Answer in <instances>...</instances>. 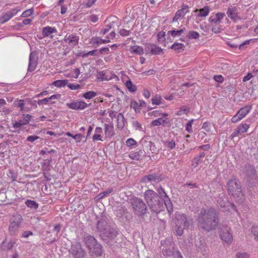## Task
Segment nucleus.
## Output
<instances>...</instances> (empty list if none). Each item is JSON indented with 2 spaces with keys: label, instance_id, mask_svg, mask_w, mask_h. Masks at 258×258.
Segmentation results:
<instances>
[{
  "label": "nucleus",
  "instance_id": "nucleus-18",
  "mask_svg": "<svg viewBox=\"0 0 258 258\" xmlns=\"http://www.w3.org/2000/svg\"><path fill=\"white\" fill-rule=\"evenodd\" d=\"M63 40L70 46L74 47L78 44L79 37L73 34H67Z\"/></svg>",
  "mask_w": 258,
  "mask_h": 258
},
{
  "label": "nucleus",
  "instance_id": "nucleus-22",
  "mask_svg": "<svg viewBox=\"0 0 258 258\" xmlns=\"http://www.w3.org/2000/svg\"><path fill=\"white\" fill-rule=\"evenodd\" d=\"M145 51L147 53L156 54L161 51V49L155 44L148 43L146 45Z\"/></svg>",
  "mask_w": 258,
  "mask_h": 258
},
{
  "label": "nucleus",
  "instance_id": "nucleus-36",
  "mask_svg": "<svg viewBox=\"0 0 258 258\" xmlns=\"http://www.w3.org/2000/svg\"><path fill=\"white\" fill-rule=\"evenodd\" d=\"M125 85L130 92H135L136 91L137 88L136 85H134L130 80L127 81L126 82Z\"/></svg>",
  "mask_w": 258,
  "mask_h": 258
},
{
  "label": "nucleus",
  "instance_id": "nucleus-29",
  "mask_svg": "<svg viewBox=\"0 0 258 258\" xmlns=\"http://www.w3.org/2000/svg\"><path fill=\"white\" fill-rule=\"evenodd\" d=\"M130 51L133 53L142 54L144 53V49L141 46L134 45L131 47Z\"/></svg>",
  "mask_w": 258,
  "mask_h": 258
},
{
  "label": "nucleus",
  "instance_id": "nucleus-59",
  "mask_svg": "<svg viewBox=\"0 0 258 258\" xmlns=\"http://www.w3.org/2000/svg\"><path fill=\"white\" fill-rule=\"evenodd\" d=\"M214 80L217 82L222 83L224 81L223 77L221 75L214 76Z\"/></svg>",
  "mask_w": 258,
  "mask_h": 258
},
{
  "label": "nucleus",
  "instance_id": "nucleus-25",
  "mask_svg": "<svg viewBox=\"0 0 258 258\" xmlns=\"http://www.w3.org/2000/svg\"><path fill=\"white\" fill-rule=\"evenodd\" d=\"M197 12H199V17H206L208 15L210 12V9L208 7L206 6L204 8H202L201 9H196L195 11V13Z\"/></svg>",
  "mask_w": 258,
  "mask_h": 258
},
{
  "label": "nucleus",
  "instance_id": "nucleus-33",
  "mask_svg": "<svg viewBox=\"0 0 258 258\" xmlns=\"http://www.w3.org/2000/svg\"><path fill=\"white\" fill-rule=\"evenodd\" d=\"M68 80H57L52 83V85L57 88L66 86L68 84Z\"/></svg>",
  "mask_w": 258,
  "mask_h": 258
},
{
  "label": "nucleus",
  "instance_id": "nucleus-45",
  "mask_svg": "<svg viewBox=\"0 0 258 258\" xmlns=\"http://www.w3.org/2000/svg\"><path fill=\"white\" fill-rule=\"evenodd\" d=\"M189 39H198L199 37V34L196 31H190L188 34Z\"/></svg>",
  "mask_w": 258,
  "mask_h": 258
},
{
  "label": "nucleus",
  "instance_id": "nucleus-19",
  "mask_svg": "<svg viewBox=\"0 0 258 258\" xmlns=\"http://www.w3.org/2000/svg\"><path fill=\"white\" fill-rule=\"evenodd\" d=\"M75 249H73V254L75 258H85L86 253L80 243L76 244Z\"/></svg>",
  "mask_w": 258,
  "mask_h": 258
},
{
  "label": "nucleus",
  "instance_id": "nucleus-8",
  "mask_svg": "<svg viewBox=\"0 0 258 258\" xmlns=\"http://www.w3.org/2000/svg\"><path fill=\"white\" fill-rule=\"evenodd\" d=\"M251 105H246L240 108L231 118L232 123H236L242 120L251 110Z\"/></svg>",
  "mask_w": 258,
  "mask_h": 258
},
{
  "label": "nucleus",
  "instance_id": "nucleus-30",
  "mask_svg": "<svg viewBox=\"0 0 258 258\" xmlns=\"http://www.w3.org/2000/svg\"><path fill=\"white\" fill-rule=\"evenodd\" d=\"M5 241L6 240L2 242L1 243L2 248L4 250H10L15 244V242L14 241H9L7 244H5Z\"/></svg>",
  "mask_w": 258,
  "mask_h": 258
},
{
  "label": "nucleus",
  "instance_id": "nucleus-37",
  "mask_svg": "<svg viewBox=\"0 0 258 258\" xmlns=\"http://www.w3.org/2000/svg\"><path fill=\"white\" fill-rule=\"evenodd\" d=\"M97 95V93L94 91H88L83 95V97L87 99H90Z\"/></svg>",
  "mask_w": 258,
  "mask_h": 258
},
{
  "label": "nucleus",
  "instance_id": "nucleus-56",
  "mask_svg": "<svg viewBox=\"0 0 258 258\" xmlns=\"http://www.w3.org/2000/svg\"><path fill=\"white\" fill-rule=\"evenodd\" d=\"M25 106V101L24 100H19L17 104V106L20 108V110H23Z\"/></svg>",
  "mask_w": 258,
  "mask_h": 258
},
{
  "label": "nucleus",
  "instance_id": "nucleus-46",
  "mask_svg": "<svg viewBox=\"0 0 258 258\" xmlns=\"http://www.w3.org/2000/svg\"><path fill=\"white\" fill-rule=\"evenodd\" d=\"M33 13V8H31L30 9H28L27 10H26L25 11H24L21 16L23 18H26V17H28L29 16H30V15H31Z\"/></svg>",
  "mask_w": 258,
  "mask_h": 258
},
{
  "label": "nucleus",
  "instance_id": "nucleus-60",
  "mask_svg": "<svg viewBox=\"0 0 258 258\" xmlns=\"http://www.w3.org/2000/svg\"><path fill=\"white\" fill-rule=\"evenodd\" d=\"M252 78V75L251 73H248L246 76L243 77L242 79L243 82L249 81Z\"/></svg>",
  "mask_w": 258,
  "mask_h": 258
},
{
  "label": "nucleus",
  "instance_id": "nucleus-1",
  "mask_svg": "<svg viewBox=\"0 0 258 258\" xmlns=\"http://www.w3.org/2000/svg\"><path fill=\"white\" fill-rule=\"evenodd\" d=\"M197 221L198 227L207 231L215 229L219 223L217 214L213 209L203 210L200 213Z\"/></svg>",
  "mask_w": 258,
  "mask_h": 258
},
{
  "label": "nucleus",
  "instance_id": "nucleus-52",
  "mask_svg": "<svg viewBox=\"0 0 258 258\" xmlns=\"http://www.w3.org/2000/svg\"><path fill=\"white\" fill-rule=\"evenodd\" d=\"M200 162V158L195 157L193 159L191 163V166L194 168L196 167Z\"/></svg>",
  "mask_w": 258,
  "mask_h": 258
},
{
  "label": "nucleus",
  "instance_id": "nucleus-35",
  "mask_svg": "<svg viewBox=\"0 0 258 258\" xmlns=\"http://www.w3.org/2000/svg\"><path fill=\"white\" fill-rule=\"evenodd\" d=\"M164 146L168 150H172L175 147L176 144L174 141L171 140L164 142Z\"/></svg>",
  "mask_w": 258,
  "mask_h": 258
},
{
  "label": "nucleus",
  "instance_id": "nucleus-32",
  "mask_svg": "<svg viewBox=\"0 0 258 258\" xmlns=\"http://www.w3.org/2000/svg\"><path fill=\"white\" fill-rule=\"evenodd\" d=\"M57 96L56 95H52L51 96H49L47 98H45L44 99L39 100L38 101V104L40 105H46L47 104L48 102L50 100L54 99H57Z\"/></svg>",
  "mask_w": 258,
  "mask_h": 258
},
{
  "label": "nucleus",
  "instance_id": "nucleus-64",
  "mask_svg": "<svg viewBox=\"0 0 258 258\" xmlns=\"http://www.w3.org/2000/svg\"><path fill=\"white\" fill-rule=\"evenodd\" d=\"M161 118H159L158 119H157L155 120H153L151 122V124L152 125H154V126L160 125L161 124Z\"/></svg>",
  "mask_w": 258,
  "mask_h": 258
},
{
  "label": "nucleus",
  "instance_id": "nucleus-2",
  "mask_svg": "<svg viewBox=\"0 0 258 258\" xmlns=\"http://www.w3.org/2000/svg\"><path fill=\"white\" fill-rule=\"evenodd\" d=\"M189 225L186 215L182 213H176L175 219L172 222L173 232L178 236H181L183 229L188 228Z\"/></svg>",
  "mask_w": 258,
  "mask_h": 258
},
{
  "label": "nucleus",
  "instance_id": "nucleus-5",
  "mask_svg": "<svg viewBox=\"0 0 258 258\" xmlns=\"http://www.w3.org/2000/svg\"><path fill=\"white\" fill-rule=\"evenodd\" d=\"M23 221L22 216L18 213H14L12 214L9 218V225L8 230L12 235H16L22 225Z\"/></svg>",
  "mask_w": 258,
  "mask_h": 258
},
{
  "label": "nucleus",
  "instance_id": "nucleus-48",
  "mask_svg": "<svg viewBox=\"0 0 258 258\" xmlns=\"http://www.w3.org/2000/svg\"><path fill=\"white\" fill-rule=\"evenodd\" d=\"M68 87L72 90H76L81 88V86L79 84H69Z\"/></svg>",
  "mask_w": 258,
  "mask_h": 258
},
{
  "label": "nucleus",
  "instance_id": "nucleus-57",
  "mask_svg": "<svg viewBox=\"0 0 258 258\" xmlns=\"http://www.w3.org/2000/svg\"><path fill=\"white\" fill-rule=\"evenodd\" d=\"M189 111V109L185 108V109H180L179 110H178L177 112V115H181L183 114H187L188 112Z\"/></svg>",
  "mask_w": 258,
  "mask_h": 258
},
{
  "label": "nucleus",
  "instance_id": "nucleus-10",
  "mask_svg": "<svg viewBox=\"0 0 258 258\" xmlns=\"http://www.w3.org/2000/svg\"><path fill=\"white\" fill-rule=\"evenodd\" d=\"M134 209L142 214H145L146 211V206L143 201L139 199H135L132 201Z\"/></svg>",
  "mask_w": 258,
  "mask_h": 258
},
{
  "label": "nucleus",
  "instance_id": "nucleus-44",
  "mask_svg": "<svg viewBox=\"0 0 258 258\" xmlns=\"http://www.w3.org/2000/svg\"><path fill=\"white\" fill-rule=\"evenodd\" d=\"M194 121V119H192L190 120L188 123L186 124L185 128L186 130L189 133H191L192 132V124Z\"/></svg>",
  "mask_w": 258,
  "mask_h": 258
},
{
  "label": "nucleus",
  "instance_id": "nucleus-34",
  "mask_svg": "<svg viewBox=\"0 0 258 258\" xmlns=\"http://www.w3.org/2000/svg\"><path fill=\"white\" fill-rule=\"evenodd\" d=\"M164 202L167 212H169V213L172 212L173 207L171 201L169 199H168V198H166L164 199Z\"/></svg>",
  "mask_w": 258,
  "mask_h": 258
},
{
  "label": "nucleus",
  "instance_id": "nucleus-24",
  "mask_svg": "<svg viewBox=\"0 0 258 258\" xmlns=\"http://www.w3.org/2000/svg\"><path fill=\"white\" fill-rule=\"evenodd\" d=\"M103 133V129L101 127H96L95 130V134H94V136H92V141H104L102 139V137L101 136L102 134Z\"/></svg>",
  "mask_w": 258,
  "mask_h": 258
},
{
  "label": "nucleus",
  "instance_id": "nucleus-61",
  "mask_svg": "<svg viewBox=\"0 0 258 258\" xmlns=\"http://www.w3.org/2000/svg\"><path fill=\"white\" fill-rule=\"evenodd\" d=\"M119 34L122 36H127L130 34V32L125 29H121L119 31Z\"/></svg>",
  "mask_w": 258,
  "mask_h": 258
},
{
  "label": "nucleus",
  "instance_id": "nucleus-11",
  "mask_svg": "<svg viewBox=\"0 0 258 258\" xmlns=\"http://www.w3.org/2000/svg\"><path fill=\"white\" fill-rule=\"evenodd\" d=\"M116 77L115 74L107 71H100L97 74L98 81H109Z\"/></svg>",
  "mask_w": 258,
  "mask_h": 258
},
{
  "label": "nucleus",
  "instance_id": "nucleus-62",
  "mask_svg": "<svg viewBox=\"0 0 258 258\" xmlns=\"http://www.w3.org/2000/svg\"><path fill=\"white\" fill-rule=\"evenodd\" d=\"M33 235V233L30 231H25L23 233L22 236L24 238H28L29 236Z\"/></svg>",
  "mask_w": 258,
  "mask_h": 258
},
{
  "label": "nucleus",
  "instance_id": "nucleus-26",
  "mask_svg": "<svg viewBox=\"0 0 258 258\" xmlns=\"http://www.w3.org/2000/svg\"><path fill=\"white\" fill-rule=\"evenodd\" d=\"M171 48L177 53H180L185 49V45L181 43H177L173 44Z\"/></svg>",
  "mask_w": 258,
  "mask_h": 258
},
{
  "label": "nucleus",
  "instance_id": "nucleus-28",
  "mask_svg": "<svg viewBox=\"0 0 258 258\" xmlns=\"http://www.w3.org/2000/svg\"><path fill=\"white\" fill-rule=\"evenodd\" d=\"M56 29L51 27L47 26L43 28L42 31V34L44 37H47L50 34L54 33Z\"/></svg>",
  "mask_w": 258,
  "mask_h": 258
},
{
  "label": "nucleus",
  "instance_id": "nucleus-41",
  "mask_svg": "<svg viewBox=\"0 0 258 258\" xmlns=\"http://www.w3.org/2000/svg\"><path fill=\"white\" fill-rule=\"evenodd\" d=\"M211 31L215 33H219L222 31V28L220 25H211Z\"/></svg>",
  "mask_w": 258,
  "mask_h": 258
},
{
  "label": "nucleus",
  "instance_id": "nucleus-3",
  "mask_svg": "<svg viewBox=\"0 0 258 258\" xmlns=\"http://www.w3.org/2000/svg\"><path fill=\"white\" fill-rule=\"evenodd\" d=\"M227 187L229 194L233 197L236 203H241L243 202L244 196L241 191L240 183L238 180L236 179L229 180Z\"/></svg>",
  "mask_w": 258,
  "mask_h": 258
},
{
  "label": "nucleus",
  "instance_id": "nucleus-16",
  "mask_svg": "<svg viewBox=\"0 0 258 258\" xmlns=\"http://www.w3.org/2000/svg\"><path fill=\"white\" fill-rule=\"evenodd\" d=\"M225 16V15L224 13L219 12L214 15H212L209 19V21L211 25H218L221 23V21Z\"/></svg>",
  "mask_w": 258,
  "mask_h": 258
},
{
  "label": "nucleus",
  "instance_id": "nucleus-38",
  "mask_svg": "<svg viewBox=\"0 0 258 258\" xmlns=\"http://www.w3.org/2000/svg\"><path fill=\"white\" fill-rule=\"evenodd\" d=\"M183 32V30L180 29L179 30H173V31H168V35H171L173 37H175L176 36H180L182 33Z\"/></svg>",
  "mask_w": 258,
  "mask_h": 258
},
{
  "label": "nucleus",
  "instance_id": "nucleus-39",
  "mask_svg": "<svg viewBox=\"0 0 258 258\" xmlns=\"http://www.w3.org/2000/svg\"><path fill=\"white\" fill-rule=\"evenodd\" d=\"M12 17L11 16L9 13H7L4 16L0 18L1 23H6L9 21Z\"/></svg>",
  "mask_w": 258,
  "mask_h": 258
},
{
  "label": "nucleus",
  "instance_id": "nucleus-47",
  "mask_svg": "<svg viewBox=\"0 0 258 258\" xmlns=\"http://www.w3.org/2000/svg\"><path fill=\"white\" fill-rule=\"evenodd\" d=\"M72 78L74 79H77L80 74V70L78 68H76L72 71Z\"/></svg>",
  "mask_w": 258,
  "mask_h": 258
},
{
  "label": "nucleus",
  "instance_id": "nucleus-51",
  "mask_svg": "<svg viewBox=\"0 0 258 258\" xmlns=\"http://www.w3.org/2000/svg\"><path fill=\"white\" fill-rule=\"evenodd\" d=\"M131 107L134 108L135 111L136 112H140V106L138 105L137 102L134 101L131 103Z\"/></svg>",
  "mask_w": 258,
  "mask_h": 258
},
{
  "label": "nucleus",
  "instance_id": "nucleus-58",
  "mask_svg": "<svg viewBox=\"0 0 258 258\" xmlns=\"http://www.w3.org/2000/svg\"><path fill=\"white\" fill-rule=\"evenodd\" d=\"M96 1L97 0H87L85 4V6L87 8H90Z\"/></svg>",
  "mask_w": 258,
  "mask_h": 258
},
{
  "label": "nucleus",
  "instance_id": "nucleus-20",
  "mask_svg": "<svg viewBox=\"0 0 258 258\" xmlns=\"http://www.w3.org/2000/svg\"><path fill=\"white\" fill-rule=\"evenodd\" d=\"M37 64V58L35 57V55L32 52L30 53L28 71L29 72L33 71L36 69Z\"/></svg>",
  "mask_w": 258,
  "mask_h": 258
},
{
  "label": "nucleus",
  "instance_id": "nucleus-55",
  "mask_svg": "<svg viewBox=\"0 0 258 258\" xmlns=\"http://www.w3.org/2000/svg\"><path fill=\"white\" fill-rule=\"evenodd\" d=\"M73 138L76 140L77 142L79 143L83 139V136L80 134H78L74 135V136L73 137Z\"/></svg>",
  "mask_w": 258,
  "mask_h": 258
},
{
  "label": "nucleus",
  "instance_id": "nucleus-53",
  "mask_svg": "<svg viewBox=\"0 0 258 258\" xmlns=\"http://www.w3.org/2000/svg\"><path fill=\"white\" fill-rule=\"evenodd\" d=\"M126 144L127 147H131L132 146L135 145L137 144V142L133 139L131 138L126 141Z\"/></svg>",
  "mask_w": 258,
  "mask_h": 258
},
{
  "label": "nucleus",
  "instance_id": "nucleus-9",
  "mask_svg": "<svg viewBox=\"0 0 258 258\" xmlns=\"http://www.w3.org/2000/svg\"><path fill=\"white\" fill-rule=\"evenodd\" d=\"M220 236L222 241L227 243L233 241V236L231 229L229 227H222L220 232Z\"/></svg>",
  "mask_w": 258,
  "mask_h": 258
},
{
  "label": "nucleus",
  "instance_id": "nucleus-40",
  "mask_svg": "<svg viewBox=\"0 0 258 258\" xmlns=\"http://www.w3.org/2000/svg\"><path fill=\"white\" fill-rule=\"evenodd\" d=\"M251 233L254 237V239L258 241V226H253L251 228Z\"/></svg>",
  "mask_w": 258,
  "mask_h": 258
},
{
  "label": "nucleus",
  "instance_id": "nucleus-4",
  "mask_svg": "<svg viewBox=\"0 0 258 258\" xmlns=\"http://www.w3.org/2000/svg\"><path fill=\"white\" fill-rule=\"evenodd\" d=\"M84 242L93 255L101 256L103 250L100 244L97 242L96 239L90 235H85L84 237Z\"/></svg>",
  "mask_w": 258,
  "mask_h": 258
},
{
  "label": "nucleus",
  "instance_id": "nucleus-23",
  "mask_svg": "<svg viewBox=\"0 0 258 258\" xmlns=\"http://www.w3.org/2000/svg\"><path fill=\"white\" fill-rule=\"evenodd\" d=\"M110 40L109 39H103L100 37H92L91 39L90 43L94 47H97L101 44L109 42Z\"/></svg>",
  "mask_w": 258,
  "mask_h": 258
},
{
  "label": "nucleus",
  "instance_id": "nucleus-21",
  "mask_svg": "<svg viewBox=\"0 0 258 258\" xmlns=\"http://www.w3.org/2000/svg\"><path fill=\"white\" fill-rule=\"evenodd\" d=\"M31 115L28 114H23V119L19 120L18 121L15 122L13 124V126L15 128L20 127L22 125H25L28 124L30 120Z\"/></svg>",
  "mask_w": 258,
  "mask_h": 258
},
{
  "label": "nucleus",
  "instance_id": "nucleus-31",
  "mask_svg": "<svg viewBox=\"0 0 258 258\" xmlns=\"http://www.w3.org/2000/svg\"><path fill=\"white\" fill-rule=\"evenodd\" d=\"M25 204L28 208L35 210L37 209L39 207L38 204L36 201L31 200H27L25 202Z\"/></svg>",
  "mask_w": 258,
  "mask_h": 258
},
{
  "label": "nucleus",
  "instance_id": "nucleus-43",
  "mask_svg": "<svg viewBox=\"0 0 258 258\" xmlns=\"http://www.w3.org/2000/svg\"><path fill=\"white\" fill-rule=\"evenodd\" d=\"M161 98L160 96H156L152 98V104L153 105H159L161 103Z\"/></svg>",
  "mask_w": 258,
  "mask_h": 258
},
{
  "label": "nucleus",
  "instance_id": "nucleus-49",
  "mask_svg": "<svg viewBox=\"0 0 258 258\" xmlns=\"http://www.w3.org/2000/svg\"><path fill=\"white\" fill-rule=\"evenodd\" d=\"M112 189H109L107 190L101 192L99 194L98 197L100 199L106 197L107 195L110 194L112 192Z\"/></svg>",
  "mask_w": 258,
  "mask_h": 258
},
{
  "label": "nucleus",
  "instance_id": "nucleus-12",
  "mask_svg": "<svg viewBox=\"0 0 258 258\" xmlns=\"http://www.w3.org/2000/svg\"><path fill=\"white\" fill-rule=\"evenodd\" d=\"M239 8L236 7L229 8L227 11L226 14L227 17L234 22L241 20V18L239 16Z\"/></svg>",
  "mask_w": 258,
  "mask_h": 258
},
{
  "label": "nucleus",
  "instance_id": "nucleus-6",
  "mask_svg": "<svg viewBox=\"0 0 258 258\" xmlns=\"http://www.w3.org/2000/svg\"><path fill=\"white\" fill-rule=\"evenodd\" d=\"M145 198L150 209L156 213L160 212L159 196L152 190H148L145 193Z\"/></svg>",
  "mask_w": 258,
  "mask_h": 258
},
{
  "label": "nucleus",
  "instance_id": "nucleus-13",
  "mask_svg": "<svg viewBox=\"0 0 258 258\" xmlns=\"http://www.w3.org/2000/svg\"><path fill=\"white\" fill-rule=\"evenodd\" d=\"M250 127L249 124L241 123L238 125L235 131L231 135V139H233L235 137L238 136L242 133H246Z\"/></svg>",
  "mask_w": 258,
  "mask_h": 258
},
{
  "label": "nucleus",
  "instance_id": "nucleus-63",
  "mask_svg": "<svg viewBox=\"0 0 258 258\" xmlns=\"http://www.w3.org/2000/svg\"><path fill=\"white\" fill-rule=\"evenodd\" d=\"M39 137L38 136H29L27 138V141H29L30 142H33L34 141L36 140H38Z\"/></svg>",
  "mask_w": 258,
  "mask_h": 258
},
{
  "label": "nucleus",
  "instance_id": "nucleus-17",
  "mask_svg": "<svg viewBox=\"0 0 258 258\" xmlns=\"http://www.w3.org/2000/svg\"><path fill=\"white\" fill-rule=\"evenodd\" d=\"M189 12V8L187 6L183 5L181 9L178 10L173 18V22H177L181 20L183 17Z\"/></svg>",
  "mask_w": 258,
  "mask_h": 258
},
{
  "label": "nucleus",
  "instance_id": "nucleus-14",
  "mask_svg": "<svg viewBox=\"0 0 258 258\" xmlns=\"http://www.w3.org/2000/svg\"><path fill=\"white\" fill-rule=\"evenodd\" d=\"M103 130L104 132V141L111 139L115 134L114 128L112 124H104Z\"/></svg>",
  "mask_w": 258,
  "mask_h": 258
},
{
  "label": "nucleus",
  "instance_id": "nucleus-54",
  "mask_svg": "<svg viewBox=\"0 0 258 258\" xmlns=\"http://www.w3.org/2000/svg\"><path fill=\"white\" fill-rule=\"evenodd\" d=\"M20 10L21 9L20 8H14L8 13L10 14L12 17H13L15 16L17 13H18Z\"/></svg>",
  "mask_w": 258,
  "mask_h": 258
},
{
  "label": "nucleus",
  "instance_id": "nucleus-7",
  "mask_svg": "<svg viewBox=\"0 0 258 258\" xmlns=\"http://www.w3.org/2000/svg\"><path fill=\"white\" fill-rule=\"evenodd\" d=\"M217 206L221 209L223 212L238 214L235 205L233 203L229 202L227 198L223 193L220 195L218 198Z\"/></svg>",
  "mask_w": 258,
  "mask_h": 258
},
{
  "label": "nucleus",
  "instance_id": "nucleus-15",
  "mask_svg": "<svg viewBox=\"0 0 258 258\" xmlns=\"http://www.w3.org/2000/svg\"><path fill=\"white\" fill-rule=\"evenodd\" d=\"M67 106L71 109L83 110L87 107V104L84 101H74L67 104Z\"/></svg>",
  "mask_w": 258,
  "mask_h": 258
},
{
  "label": "nucleus",
  "instance_id": "nucleus-42",
  "mask_svg": "<svg viewBox=\"0 0 258 258\" xmlns=\"http://www.w3.org/2000/svg\"><path fill=\"white\" fill-rule=\"evenodd\" d=\"M211 125L209 122H205L203 124L202 128H203L207 133L210 134L212 132Z\"/></svg>",
  "mask_w": 258,
  "mask_h": 258
},
{
  "label": "nucleus",
  "instance_id": "nucleus-27",
  "mask_svg": "<svg viewBox=\"0 0 258 258\" xmlns=\"http://www.w3.org/2000/svg\"><path fill=\"white\" fill-rule=\"evenodd\" d=\"M105 27L101 30L102 34H105L107 32L110 31L114 26V22H110L109 21L106 20L105 22Z\"/></svg>",
  "mask_w": 258,
  "mask_h": 258
},
{
  "label": "nucleus",
  "instance_id": "nucleus-50",
  "mask_svg": "<svg viewBox=\"0 0 258 258\" xmlns=\"http://www.w3.org/2000/svg\"><path fill=\"white\" fill-rule=\"evenodd\" d=\"M236 258H250V257L247 253L238 252L236 255Z\"/></svg>",
  "mask_w": 258,
  "mask_h": 258
}]
</instances>
